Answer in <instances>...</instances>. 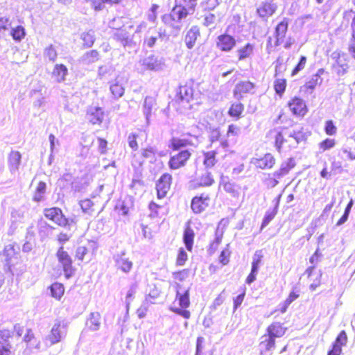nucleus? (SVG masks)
Wrapping results in <instances>:
<instances>
[{
    "mask_svg": "<svg viewBox=\"0 0 355 355\" xmlns=\"http://www.w3.org/2000/svg\"><path fill=\"white\" fill-rule=\"evenodd\" d=\"M267 137L279 154L290 152L296 148L300 141L306 139V136L302 131H294L292 134H288L276 128L270 130Z\"/></svg>",
    "mask_w": 355,
    "mask_h": 355,
    "instance_id": "1",
    "label": "nucleus"
},
{
    "mask_svg": "<svg viewBox=\"0 0 355 355\" xmlns=\"http://www.w3.org/2000/svg\"><path fill=\"white\" fill-rule=\"evenodd\" d=\"M214 205L213 194L202 192L194 196L191 200V209L196 214H200L211 208Z\"/></svg>",
    "mask_w": 355,
    "mask_h": 355,
    "instance_id": "2",
    "label": "nucleus"
},
{
    "mask_svg": "<svg viewBox=\"0 0 355 355\" xmlns=\"http://www.w3.org/2000/svg\"><path fill=\"white\" fill-rule=\"evenodd\" d=\"M176 288L175 301L178 302L180 307H173L171 310L184 318L189 319L191 317V313L189 310H187V308L190 306L189 289L188 288H184L181 292V287L179 284H177Z\"/></svg>",
    "mask_w": 355,
    "mask_h": 355,
    "instance_id": "3",
    "label": "nucleus"
},
{
    "mask_svg": "<svg viewBox=\"0 0 355 355\" xmlns=\"http://www.w3.org/2000/svg\"><path fill=\"white\" fill-rule=\"evenodd\" d=\"M44 217L55 223L56 225L66 228L75 221L73 219L68 218L63 213L62 210L57 207L45 208L43 211Z\"/></svg>",
    "mask_w": 355,
    "mask_h": 355,
    "instance_id": "4",
    "label": "nucleus"
},
{
    "mask_svg": "<svg viewBox=\"0 0 355 355\" xmlns=\"http://www.w3.org/2000/svg\"><path fill=\"white\" fill-rule=\"evenodd\" d=\"M55 256L63 270L64 277L67 279L71 277L75 273L76 268L73 266L72 258L63 245L58 248Z\"/></svg>",
    "mask_w": 355,
    "mask_h": 355,
    "instance_id": "5",
    "label": "nucleus"
},
{
    "mask_svg": "<svg viewBox=\"0 0 355 355\" xmlns=\"http://www.w3.org/2000/svg\"><path fill=\"white\" fill-rule=\"evenodd\" d=\"M230 147L227 141L225 140L220 143V146L215 148L203 152V164L206 168H213L217 163V156L221 154L226 155Z\"/></svg>",
    "mask_w": 355,
    "mask_h": 355,
    "instance_id": "6",
    "label": "nucleus"
},
{
    "mask_svg": "<svg viewBox=\"0 0 355 355\" xmlns=\"http://www.w3.org/2000/svg\"><path fill=\"white\" fill-rule=\"evenodd\" d=\"M196 0H175L173 11L180 21L195 12Z\"/></svg>",
    "mask_w": 355,
    "mask_h": 355,
    "instance_id": "7",
    "label": "nucleus"
},
{
    "mask_svg": "<svg viewBox=\"0 0 355 355\" xmlns=\"http://www.w3.org/2000/svg\"><path fill=\"white\" fill-rule=\"evenodd\" d=\"M198 84L193 81L180 85L176 94V101L179 103H189L194 98H197L198 94L195 93Z\"/></svg>",
    "mask_w": 355,
    "mask_h": 355,
    "instance_id": "8",
    "label": "nucleus"
},
{
    "mask_svg": "<svg viewBox=\"0 0 355 355\" xmlns=\"http://www.w3.org/2000/svg\"><path fill=\"white\" fill-rule=\"evenodd\" d=\"M191 152L188 149L181 150L171 155L168 161V166L172 171L178 170L187 166L191 159Z\"/></svg>",
    "mask_w": 355,
    "mask_h": 355,
    "instance_id": "9",
    "label": "nucleus"
},
{
    "mask_svg": "<svg viewBox=\"0 0 355 355\" xmlns=\"http://www.w3.org/2000/svg\"><path fill=\"white\" fill-rule=\"evenodd\" d=\"M287 107L291 114L299 118H302L309 112V107L304 100L299 96H294L289 99Z\"/></svg>",
    "mask_w": 355,
    "mask_h": 355,
    "instance_id": "10",
    "label": "nucleus"
},
{
    "mask_svg": "<svg viewBox=\"0 0 355 355\" xmlns=\"http://www.w3.org/2000/svg\"><path fill=\"white\" fill-rule=\"evenodd\" d=\"M192 135L189 132H182L179 136H173L168 143V148L172 151H178L181 148L192 146Z\"/></svg>",
    "mask_w": 355,
    "mask_h": 355,
    "instance_id": "11",
    "label": "nucleus"
},
{
    "mask_svg": "<svg viewBox=\"0 0 355 355\" xmlns=\"http://www.w3.org/2000/svg\"><path fill=\"white\" fill-rule=\"evenodd\" d=\"M173 181L171 174L165 173L162 174L156 183L157 196L159 199L165 198L171 189Z\"/></svg>",
    "mask_w": 355,
    "mask_h": 355,
    "instance_id": "12",
    "label": "nucleus"
},
{
    "mask_svg": "<svg viewBox=\"0 0 355 355\" xmlns=\"http://www.w3.org/2000/svg\"><path fill=\"white\" fill-rule=\"evenodd\" d=\"M278 8L275 0H263L257 8V14L262 19H268L273 15Z\"/></svg>",
    "mask_w": 355,
    "mask_h": 355,
    "instance_id": "13",
    "label": "nucleus"
},
{
    "mask_svg": "<svg viewBox=\"0 0 355 355\" xmlns=\"http://www.w3.org/2000/svg\"><path fill=\"white\" fill-rule=\"evenodd\" d=\"M347 335L345 330H342L333 342L327 355H341L343 353V347L347 345Z\"/></svg>",
    "mask_w": 355,
    "mask_h": 355,
    "instance_id": "14",
    "label": "nucleus"
},
{
    "mask_svg": "<svg viewBox=\"0 0 355 355\" xmlns=\"http://www.w3.org/2000/svg\"><path fill=\"white\" fill-rule=\"evenodd\" d=\"M235 38L227 33L219 35L217 37L216 45L218 49L223 52H230L236 46Z\"/></svg>",
    "mask_w": 355,
    "mask_h": 355,
    "instance_id": "15",
    "label": "nucleus"
},
{
    "mask_svg": "<svg viewBox=\"0 0 355 355\" xmlns=\"http://www.w3.org/2000/svg\"><path fill=\"white\" fill-rule=\"evenodd\" d=\"M252 163L259 169H271L276 164V159L271 153H266L261 157L253 158Z\"/></svg>",
    "mask_w": 355,
    "mask_h": 355,
    "instance_id": "16",
    "label": "nucleus"
},
{
    "mask_svg": "<svg viewBox=\"0 0 355 355\" xmlns=\"http://www.w3.org/2000/svg\"><path fill=\"white\" fill-rule=\"evenodd\" d=\"M254 87V84L250 80L239 81L233 90L234 97L239 100L241 99L245 95L250 94Z\"/></svg>",
    "mask_w": 355,
    "mask_h": 355,
    "instance_id": "17",
    "label": "nucleus"
},
{
    "mask_svg": "<svg viewBox=\"0 0 355 355\" xmlns=\"http://www.w3.org/2000/svg\"><path fill=\"white\" fill-rule=\"evenodd\" d=\"M86 117L91 124L100 125L104 120L105 112L101 107H90L87 110Z\"/></svg>",
    "mask_w": 355,
    "mask_h": 355,
    "instance_id": "18",
    "label": "nucleus"
},
{
    "mask_svg": "<svg viewBox=\"0 0 355 355\" xmlns=\"http://www.w3.org/2000/svg\"><path fill=\"white\" fill-rule=\"evenodd\" d=\"M324 73L323 68L319 69L317 72L311 76L302 86V89L305 93H312L316 87L322 83L321 76Z\"/></svg>",
    "mask_w": 355,
    "mask_h": 355,
    "instance_id": "19",
    "label": "nucleus"
},
{
    "mask_svg": "<svg viewBox=\"0 0 355 355\" xmlns=\"http://www.w3.org/2000/svg\"><path fill=\"white\" fill-rule=\"evenodd\" d=\"M343 55H344V53L338 51H334L331 55V58L335 61L332 67L338 76L345 75L349 69L347 63L340 60Z\"/></svg>",
    "mask_w": 355,
    "mask_h": 355,
    "instance_id": "20",
    "label": "nucleus"
},
{
    "mask_svg": "<svg viewBox=\"0 0 355 355\" xmlns=\"http://www.w3.org/2000/svg\"><path fill=\"white\" fill-rule=\"evenodd\" d=\"M288 27V19L287 18H284L277 25L275 31V46H279L284 43Z\"/></svg>",
    "mask_w": 355,
    "mask_h": 355,
    "instance_id": "21",
    "label": "nucleus"
},
{
    "mask_svg": "<svg viewBox=\"0 0 355 355\" xmlns=\"http://www.w3.org/2000/svg\"><path fill=\"white\" fill-rule=\"evenodd\" d=\"M287 329V327L283 323L275 321L267 327L266 333L276 339L282 337L286 334Z\"/></svg>",
    "mask_w": 355,
    "mask_h": 355,
    "instance_id": "22",
    "label": "nucleus"
},
{
    "mask_svg": "<svg viewBox=\"0 0 355 355\" xmlns=\"http://www.w3.org/2000/svg\"><path fill=\"white\" fill-rule=\"evenodd\" d=\"M279 66L280 64L275 67L274 76L276 78L274 80L273 87L275 93L282 97L286 89L287 80L284 78H277L280 73V71L278 69Z\"/></svg>",
    "mask_w": 355,
    "mask_h": 355,
    "instance_id": "23",
    "label": "nucleus"
},
{
    "mask_svg": "<svg viewBox=\"0 0 355 355\" xmlns=\"http://www.w3.org/2000/svg\"><path fill=\"white\" fill-rule=\"evenodd\" d=\"M195 232L194 230L190 225V223L188 222L185 225L183 233V242L185 245L187 250L189 252L193 250V246L194 243Z\"/></svg>",
    "mask_w": 355,
    "mask_h": 355,
    "instance_id": "24",
    "label": "nucleus"
},
{
    "mask_svg": "<svg viewBox=\"0 0 355 355\" xmlns=\"http://www.w3.org/2000/svg\"><path fill=\"white\" fill-rule=\"evenodd\" d=\"M138 139L144 140V141L147 140V133L145 130H139L137 132H132L128 135V145L135 151L139 149Z\"/></svg>",
    "mask_w": 355,
    "mask_h": 355,
    "instance_id": "25",
    "label": "nucleus"
},
{
    "mask_svg": "<svg viewBox=\"0 0 355 355\" xmlns=\"http://www.w3.org/2000/svg\"><path fill=\"white\" fill-rule=\"evenodd\" d=\"M245 105L243 103L236 101L230 104L227 114L234 120H239L243 116Z\"/></svg>",
    "mask_w": 355,
    "mask_h": 355,
    "instance_id": "26",
    "label": "nucleus"
},
{
    "mask_svg": "<svg viewBox=\"0 0 355 355\" xmlns=\"http://www.w3.org/2000/svg\"><path fill=\"white\" fill-rule=\"evenodd\" d=\"M200 35V29L197 26H193L188 30L184 37V42L188 49H191L195 46Z\"/></svg>",
    "mask_w": 355,
    "mask_h": 355,
    "instance_id": "27",
    "label": "nucleus"
},
{
    "mask_svg": "<svg viewBox=\"0 0 355 355\" xmlns=\"http://www.w3.org/2000/svg\"><path fill=\"white\" fill-rule=\"evenodd\" d=\"M66 326L62 324L60 322L56 323L52 327L48 338L51 344H55L61 341L62 335L64 334L62 329H64Z\"/></svg>",
    "mask_w": 355,
    "mask_h": 355,
    "instance_id": "28",
    "label": "nucleus"
},
{
    "mask_svg": "<svg viewBox=\"0 0 355 355\" xmlns=\"http://www.w3.org/2000/svg\"><path fill=\"white\" fill-rule=\"evenodd\" d=\"M315 270L314 266L309 267L306 269V273L308 275V277L309 278L310 281L312 282L310 284V289L311 291H315L318 286L321 284V277L322 273L321 272H313V270Z\"/></svg>",
    "mask_w": 355,
    "mask_h": 355,
    "instance_id": "29",
    "label": "nucleus"
},
{
    "mask_svg": "<svg viewBox=\"0 0 355 355\" xmlns=\"http://www.w3.org/2000/svg\"><path fill=\"white\" fill-rule=\"evenodd\" d=\"M295 166V162L293 158H289L282 162L279 168L275 171L277 178H282L286 175Z\"/></svg>",
    "mask_w": 355,
    "mask_h": 355,
    "instance_id": "30",
    "label": "nucleus"
},
{
    "mask_svg": "<svg viewBox=\"0 0 355 355\" xmlns=\"http://www.w3.org/2000/svg\"><path fill=\"white\" fill-rule=\"evenodd\" d=\"M10 337L8 331L0 330V355H10V346L7 342Z\"/></svg>",
    "mask_w": 355,
    "mask_h": 355,
    "instance_id": "31",
    "label": "nucleus"
},
{
    "mask_svg": "<svg viewBox=\"0 0 355 355\" xmlns=\"http://www.w3.org/2000/svg\"><path fill=\"white\" fill-rule=\"evenodd\" d=\"M261 339V340L259 343V345L262 348L261 354L270 351L275 347V339L267 333L263 334Z\"/></svg>",
    "mask_w": 355,
    "mask_h": 355,
    "instance_id": "32",
    "label": "nucleus"
},
{
    "mask_svg": "<svg viewBox=\"0 0 355 355\" xmlns=\"http://www.w3.org/2000/svg\"><path fill=\"white\" fill-rule=\"evenodd\" d=\"M254 45L251 43H247L243 46L239 48L236 51L238 60H243L250 58L254 52Z\"/></svg>",
    "mask_w": 355,
    "mask_h": 355,
    "instance_id": "33",
    "label": "nucleus"
},
{
    "mask_svg": "<svg viewBox=\"0 0 355 355\" xmlns=\"http://www.w3.org/2000/svg\"><path fill=\"white\" fill-rule=\"evenodd\" d=\"M279 205V199H277L275 203L273 208L266 211L261 225V229H263V227L267 226L269 224V223L275 218V217L278 213Z\"/></svg>",
    "mask_w": 355,
    "mask_h": 355,
    "instance_id": "34",
    "label": "nucleus"
},
{
    "mask_svg": "<svg viewBox=\"0 0 355 355\" xmlns=\"http://www.w3.org/2000/svg\"><path fill=\"white\" fill-rule=\"evenodd\" d=\"M148 208L150 209V216L153 218H161L167 213L166 209L162 205H157L155 202H150Z\"/></svg>",
    "mask_w": 355,
    "mask_h": 355,
    "instance_id": "35",
    "label": "nucleus"
},
{
    "mask_svg": "<svg viewBox=\"0 0 355 355\" xmlns=\"http://www.w3.org/2000/svg\"><path fill=\"white\" fill-rule=\"evenodd\" d=\"M116 266L118 269L123 272H128L132 268V263L129 259L120 255L116 259Z\"/></svg>",
    "mask_w": 355,
    "mask_h": 355,
    "instance_id": "36",
    "label": "nucleus"
},
{
    "mask_svg": "<svg viewBox=\"0 0 355 355\" xmlns=\"http://www.w3.org/2000/svg\"><path fill=\"white\" fill-rule=\"evenodd\" d=\"M299 297H300V293H299L298 291L293 290L292 291H291L289 295L286 297V299L283 302L282 306L280 307V309H279L280 312L282 313H285L287 311L290 304L296 300Z\"/></svg>",
    "mask_w": 355,
    "mask_h": 355,
    "instance_id": "37",
    "label": "nucleus"
},
{
    "mask_svg": "<svg viewBox=\"0 0 355 355\" xmlns=\"http://www.w3.org/2000/svg\"><path fill=\"white\" fill-rule=\"evenodd\" d=\"M214 179L212 174L210 172H206L202 174L198 179L197 183L198 187H206L211 186L214 183Z\"/></svg>",
    "mask_w": 355,
    "mask_h": 355,
    "instance_id": "38",
    "label": "nucleus"
},
{
    "mask_svg": "<svg viewBox=\"0 0 355 355\" xmlns=\"http://www.w3.org/2000/svg\"><path fill=\"white\" fill-rule=\"evenodd\" d=\"M67 68L62 64H56L53 71V75L58 82L65 79L67 74Z\"/></svg>",
    "mask_w": 355,
    "mask_h": 355,
    "instance_id": "39",
    "label": "nucleus"
},
{
    "mask_svg": "<svg viewBox=\"0 0 355 355\" xmlns=\"http://www.w3.org/2000/svg\"><path fill=\"white\" fill-rule=\"evenodd\" d=\"M110 88L112 94L116 98L121 97L125 92L122 84L116 80L110 85Z\"/></svg>",
    "mask_w": 355,
    "mask_h": 355,
    "instance_id": "40",
    "label": "nucleus"
},
{
    "mask_svg": "<svg viewBox=\"0 0 355 355\" xmlns=\"http://www.w3.org/2000/svg\"><path fill=\"white\" fill-rule=\"evenodd\" d=\"M50 289L52 296L57 300H60L64 293V288L61 283L55 282L52 284Z\"/></svg>",
    "mask_w": 355,
    "mask_h": 355,
    "instance_id": "41",
    "label": "nucleus"
},
{
    "mask_svg": "<svg viewBox=\"0 0 355 355\" xmlns=\"http://www.w3.org/2000/svg\"><path fill=\"white\" fill-rule=\"evenodd\" d=\"M46 188V185L44 182L40 181L38 182L33 197V200L35 202H39L43 199Z\"/></svg>",
    "mask_w": 355,
    "mask_h": 355,
    "instance_id": "42",
    "label": "nucleus"
},
{
    "mask_svg": "<svg viewBox=\"0 0 355 355\" xmlns=\"http://www.w3.org/2000/svg\"><path fill=\"white\" fill-rule=\"evenodd\" d=\"M101 324V315L98 312L92 313L87 320V324L92 329H97Z\"/></svg>",
    "mask_w": 355,
    "mask_h": 355,
    "instance_id": "43",
    "label": "nucleus"
},
{
    "mask_svg": "<svg viewBox=\"0 0 355 355\" xmlns=\"http://www.w3.org/2000/svg\"><path fill=\"white\" fill-rule=\"evenodd\" d=\"M21 154L18 151H12L8 157L10 167L13 169L17 168L21 161Z\"/></svg>",
    "mask_w": 355,
    "mask_h": 355,
    "instance_id": "44",
    "label": "nucleus"
},
{
    "mask_svg": "<svg viewBox=\"0 0 355 355\" xmlns=\"http://www.w3.org/2000/svg\"><path fill=\"white\" fill-rule=\"evenodd\" d=\"M80 207L85 213L91 214L96 211L95 204L91 199H84L80 202Z\"/></svg>",
    "mask_w": 355,
    "mask_h": 355,
    "instance_id": "45",
    "label": "nucleus"
},
{
    "mask_svg": "<svg viewBox=\"0 0 355 355\" xmlns=\"http://www.w3.org/2000/svg\"><path fill=\"white\" fill-rule=\"evenodd\" d=\"M10 35L14 40L21 41L25 37V29L21 26H17L11 30Z\"/></svg>",
    "mask_w": 355,
    "mask_h": 355,
    "instance_id": "46",
    "label": "nucleus"
},
{
    "mask_svg": "<svg viewBox=\"0 0 355 355\" xmlns=\"http://www.w3.org/2000/svg\"><path fill=\"white\" fill-rule=\"evenodd\" d=\"M324 130L325 134L329 136L336 135L338 132L337 127L331 119L324 122Z\"/></svg>",
    "mask_w": 355,
    "mask_h": 355,
    "instance_id": "47",
    "label": "nucleus"
},
{
    "mask_svg": "<svg viewBox=\"0 0 355 355\" xmlns=\"http://www.w3.org/2000/svg\"><path fill=\"white\" fill-rule=\"evenodd\" d=\"M336 140L331 138H326L318 144L319 149L324 152L333 148L336 146Z\"/></svg>",
    "mask_w": 355,
    "mask_h": 355,
    "instance_id": "48",
    "label": "nucleus"
},
{
    "mask_svg": "<svg viewBox=\"0 0 355 355\" xmlns=\"http://www.w3.org/2000/svg\"><path fill=\"white\" fill-rule=\"evenodd\" d=\"M307 58L305 55L300 56V60L295 67L292 69L291 75V76H296L300 71L304 69L306 65Z\"/></svg>",
    "mask_w": 355,
    "mask_h": 355,
    "instance_id": "49",
    "label": "nucleus"
},
{
    "mask_svg": "<svg viewBox=\"0 0 355 355\" xmlns=\"http://www.w3.org/2000/svg\"><path fill=\"white\" fill-rule=\"evenodd\" d=\"M188 259L187 253L185 250L180 248L178 251V254L175 259V265L176 266H184Z\"/></svg>",
    "mask_w": 355,
    "mask_h": 355,
    "instance_id": "50",
    "label": "nucleus"
},
{
    "mask_svg": "<svg viewBox=\"0 0 355 355\" xmlns=\"http://www.w3.org/2000/svg\"><path fill=\"white\" fill-rule=\"evenodd\" d=\"M278 178L277 175H275V172L273 173H268L264 178L263 182L268 188H273L278 184Z\"/></svg>",
    "mask_w": 355,
    "mask_h": 355,
    "instance_id": "51",
    "label": "nucleus"
},
{
    "mask_svg": "<svg viewBox=\"0 0 355 355\" xmlns=\"http://www.w3.org/2000/svg\"><path fill=\"white\" fill-rule=\"evenodd\" d=\"M228 247L229 244L227 245V248L221 251L218 257L219 263L223 266L227 265L230 262L231 251L229 250Z\"/></svg>",
    "mask_w": 355,
    "mask_h": 355,
    "instance_id": "52",
    "label": "nucleus"
},
{
    "mask_svg": "<svg viewBox=\"0 0 355 355\" xmlns=\"http://www.w3.org/2000/svg\"><path fill=\"white\" fill-rule=\"evenodd\" d=\"M141 154L142 158L152 161L156 158L157 152L153 147L148 146L142 149Z\"/></svg>",
    "mask_w": 355,
    "mask_h": 355,
    "instance_id": "53",
    "label": "nucleus"
},
{
    "mask_svg": "<svg viewBox=\"0 0 355 355\" xmlns=\"http://www.w3.org/2000/svg\"><path fill=\"white\" fill-rule=\"evenodd\" d=\"M246 293V288H243L241 292L233 298V311H235L243 303Z\"/></svg>",
    "mask_w": 355,
    "mask_h": 355,
    "instance_id": "54",
    "label": "nucleus"
},
{
    "mask_svg": "<svg viewBox=\"0 0 355 355\" xmlns=\"http://www.w3.org/2000/svg\"><path fill=\"white\" fill-rule=\"evenodd\" d=\"M144 66L147 69L149 70H157L160 67V63L157 59L153 58H148L144 62Z\"/></svg>",
    "mask_w": 355,
    "mask_h": 355,
    "instance_id": "55",
    "label": "nucleus"
},
{
    "mask_svg": "<svg viewBox=\"0 0 355 355\" xmlns=\"http://www.w3.org/2000/svg\"><path fill=\"white\" fill-rule=\"evenodd\" d=\"M352 205H353V200H351L349 202V203L347 204V207H345L344 214L340 217V218L337 221V223H336L337 226H340V225H343L347 220V218H348V216H349V212H350Z\"/></svg>",
    "mask_w": 355,
    "mask_h": 355,
    "instance_id": "56",
    "label": "nucleus"
},
{
    "mask_svg": "<svg viewBox=\"0 0 355 355\" xmlns=\"http://www.w3.org/2000/svg\"><path fill=\"white\" fill-rule=\"evenodd\" d=\"M189 269H183L181 270L174 272L173 273V276L175 280L182 282L189 277Z\"/></svg>",
    "mask_w": 355,
    "mask_h": 355,
    "instance_id": "57",
    "label": "nucleus"
},
{
    "mask_svg": "<svg viewBox=\"0 0 355 355\" xmlns=\"http://www.w3.org/2000/svg\"><path fill=\"white\" fill-rule=\"evenodd\" d=\"M216 21V15L211 12H207L205 15L203 24L205 26L213 25Z\"/></svg>",
    "mask_w": 355,
    "mask_h": 355,
    "instance_id": "58",
    "label": "nucleus"
},
{
    "mask_svg": "<svg viewBox=\"0 0 355 355\" xmlns=\"http://www.w3.org/2000/svg\"><path fill=\"white\" fill-rule=\"evenodd\" d=\"M81 38L84 42L83 44L87 47L91 46L94 42V36L89 32L83 33L82 34Z\"/></svg>",
    "mask_w": 355,
    "mask_h": 355,
    "instance_id": "59",
    "label": "nucleus"
},
{
    "mask_svg": "<svg viewBox=\"0 0 355 355\" xmlns=\"http://www.w3.org/2000/svg\"><path fill=\"white\" fill-rule=\"evenodd\" d=\"M223 189L230 193H232L234 196L237 195L239 192V187L230 182H227L223 184Z\"/></svg>",
    "mask_w": 355,
    "mask_h": 355,
    "instance_id": "60",
    "label": "nucleus"
},
{
    "mask_svg": "<svg viewBox=\"0 0 355 355\" xmlns=\"http://www.w3.org/2000/svg\"><path fill=\"white\" fill-rule=\"evenodd\" d=\"M263 255L260 252H256L252 262V268L258 270L260 263L262 261Z\"/></svg>",
    "mask_w": 355,
    "mask_h": 355,
    "instance_id": "61",
    "label": "nucleus"
},
{
    "mask_svg": "<svg viewBox=\"0 0 355 355\" xmlns=\"http://www.w3.org/2000/svg\"><path fill=\"white\" fill-rule=\"evenodd\" d=\"M240 132V128L234 124H230L227 128L226 135L227 137L237 136Z\"/></svg>",
    "mask_w": 355,
    "mask_h": 355,
    "instance_id": "62",
    "label": "nucleus"
},
{
    "mask_svg": "<svg viewBox=\"0 0 355 355\" xmlns=\"http://www.w3.org/2000/svg\"><path fill=\"white\" fill-rule=\"evenodd\" d=\"M162 20L166 26H173L175 19L171 13H167L162 16Z\"/></svg>",
    "mask_w": 355,
    "mask_h": 355,
    "instance_id": "63",
    "label": "nucleus"
},
{
    "mask_svg": "<svg viewBox=\"0 0 355 355\" xmlns=\"http://www.w3.org/2000/svg\"><path fill=\"white\" fill-rule=\"evenodd\" d=\"M87 252L88 250L86 247L80 246L76 249V258H77L78 260L83 261Z\"/></svg>",
    "mask_w": 355,
    "mask_h": 355,
    "instance_id": "64",
    "label": "nucleus"
}]
</instances>
